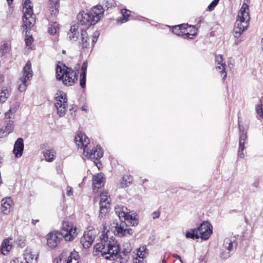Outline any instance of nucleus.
<instances>
[{
	"instance_id": "c9c22d12",
	"label": "nucleus",
	"mask_w": 263,
	"mask_h": 263,
	"mask_svg": "<svg viewBox=\"0 0 263 263\" xmlns=\"http://www.w3.org/2000/svg\"><path fill=\"white\" fill-rule=\"evenodd\" d=\"M59 24L57 22L51 24L48 29V32L51 35L55 34L57 29L59 28Z\"/></svg>"
},
{
	"instance_id": "4be33fe9",
	"label": "nucleus",
	"mask_w": 263,
	"mask_h": 263,
	"mask_svg": "<svg viewBox=\"0 0 263 263\" xmlns=\"http://www.w3.org/2000/svg\"><path fill=\"white\" fill-rule=\"evenodd\" d=\"M12 238L9 237L5 239L1 247V253L3 255H7L12 248Z\"/></svg>"
},
{
	"instance_id": "39448f33",
	"label": "nucleus",
	"mask_w": 263,
	"mask_h": 263,
	"mask_svg": "<svg viewBox=\"0 0 263 263\" xmlns=\"http://www.w3.org/2000/svg\"><path fill=\"white\" fill-rule=\"evenodd\" d=\"M57 79L62 81L66 86H72L75 83L77 73L71 68L66 66L62 63L59 62L56 68Z\"/></svg>"
},
{
	"instance_id": "412c9836",
	"label": "nucleus",
	"mask_w": 263,
	"mask_h": 263,
	"mask_svg": "<svg viewBox=\"0 0 263 263\" xmlns=\"http://www.w3.org/2000/svg\"><path fill=\"white\" fill-rule=\"evenodd\" d=\"M13 130V121L9 120L7 125L0 128V138H4Z\"/></svg>"
},
{
	"instance_id": "dca6fc26",
	"label": "nucleus",
	"mask_w": 263,
	"mask_h": 263,
	"mask_svg": "<svg viewBox=\"0 0 263 263\" xmlns=\"http://www.w3.org/2000/svg\"><path fill=\"white\" fill-rule=\"evenodd\" d=\"M37 259V255L32 254L28 250H26L22 260L19 261L17 259H15L12 260L11 263H32L34 260L36 262Z\"/></svg>"
},
{
	"instance_id": "49530a36",
	"label": "nucleus",
	"mask_w": 263,
	"mask_h": 263,
	"mask_svg": "<svg viewBox=\"0 0 263 263\" xmlns=\"http://www.w3.org/2000/svg\"><path fill=\"white\" fill-rule=\"evenodd\" d=\"M66 194L68 196H71L73 194V189L72 187L68 186L66 188Z\"/></svg>"
},
{
	"instance_id": "6ab92c4d",
	"label": "nucleus",
	"mask_w": 263,
	"mask_h": 263,
	"mask_svg": "<svg viewBox=\"0 0 263 263\" xmlns=\"http://www.w3.org/2000/svg\"><path fill=\"white\" fill-rule=\"evenodd\" d=\"M23 139L21 138H18L14 143L13 153L16 158H20L23 155Z\"/></svg>"
},
{
	"instance_id": "58836bf2",
	"label": "nucleus",
	"mask_w": 263,
	"mask_h": 263,
	"mask_svg": "<svg viewBox=\"0 0 263 263\" xmlns=\"http://www.w3.org/2000/svg\"><path fill=\"white\" fill-rule=\"evenodd\" d=\"M230 251L226 249H224L222 247L220 253V257L223 259H227L230 256Z\"/></svg>"
},
{
	"instance_id": "052dcab7",
	"label": "nucleus",
	"mask_w": 263,
	"mask_h": 263,
	"mask_svg": "<svg viewBox=\"0 0 263 263\" xmlns=\"http://www.w3.org/2000/svg\"><path fill=\"white\" fill-rule=\"evenodd\" d=\"M2 162L1 161V158H0V165L2 164Z\"/></svg>"
},
{
	"instance_id": "3c124183",
	"label": "nucleus",
	"mask_w": 263,
	"mask_h": 263,
	"mask_svg": "<svg viewBox=\"0 0 263 263\" xmlns=\"http://www.w3.org/2000/svg\"><path fill=\"white\" fill-rule=\"evenodd\" d=\"M67 263H79V260L69 259L67 260Z\"/></svg>"
},
{
	"instance_id": "72a5a7b5",
	"label": "nucleus",
	"mask_w": 263,
	"mask_h": 263,
	"mask_svg": "<svg viewBox=\"0 0 263 263\" xmlns=\"http://www.w3.org/2000/svg\"><path fill=\"white\" fill-rule=\"evenodd\" d=\"M185 236L187 238H191L193 239H198L200 237L197 229H192L187 232L186 233Z\"/></svg>"
},
{
	"instance_id": "c756f323",
	"label": "nucleus",
	"mask_w": 263,
	"mask_h": 263,
	"mask_svg": "<svg viewBox=\"0 0 263 263\" xmlns=\"http://www.w3.org/2000/svg\"><path fill=\"white\" fill-rule=\"evenodd\" d=\"M103 178V176L102 173H98L97 175L93 176L92 179V184L94 186V188L99 189L101 187V184L102 183Z\"/></svg>"
},
{
	"instance_id": "f8f14e48",
	"label": "nucleus",
	"mask_w": 263,
	"mask_h": 263,
	"mask_svg": "<svg viewBox=\"0 0 263 263\" xmlns=\"http://www.w3.org/2000/svg\"><path fill=\"white\" fill-rule=\"evenodd\" d=\"M200 238L203 240L208 239L212 233V226L208 221H204L197 229Z\"/></svg>"
},
{
	"instance_id": "7c9ffc66",
	"label": "nucleus",
	"mask_w": 263,
	"mask_h": 263,
	"mask_svg": "<svg viewBox=\"0 0 263 263\" xmlns=\"http://www.w3.org/2000/svg\"><path fill=\"white\" fill-rule=\"evenodd\" d=\"M125 215H124L122 218V221L123 220L128 221L133 226L137 224V221L136 219V215L134 213L131 214L127 211Z\"/></svg>"
},
{
	"instance_id": "79ce46f5",
	"label": "nucleus",
	"mask_w": 263,
	"mask_h": 263,
	"mask_svg": "<svg viewBox=\"0 0 263 263\" xmlns=\"http://www.w3.org/2000/svg\"><path fill=\"white\" fill-rule=\"evenodd\" d=\"M33 41V37L31 35L29 36L28 35H26V37L25 39V44L27 46H30L31 45Z\"/></svg>"
},
{
	"instance_id": "423d86ee",
	"label": "nucleus",
	"mask_w": 263,
	"mask_h": 263,
	"mask_svg": "<svg viewBox=\"0 0 263 263\" xmlns=\"http://www.w3.org/2000/svg\"><path fill=\"white\" fill-rule=\"evenodd\" d=\"M32 76L31 64L30 61H28L24 67L22 76L17 82V88L20 92H24L26 90Z\"/></svg>"
},
{
	"instance_id": "13d9d810",
	"label": "nucleus",
	"mask_w": 263,
	"mask_h": 263,
	"mask_svg": "<svg viewBox=\"0 0 263 263\" xmlns=\"http://www.w3.org/2000/svg\"><path fill=\"white\" fill-rule=\"evenodd\" d=\"M37 221H38V220H32V223H33V224H35V222H36Z\"/></svg>"
},
{
	"instance_id": "09e8293b",
	"label": "nucleus",
	"mask_w": 263,
	"mask_h": 263,
	"mask_svg": "<svg viewBox=\"0 0 263 263\" xmlns=\"http://www.w3.org/2000/svg\"><path fill=\"white\" fill-rule=\"evenodd\" d=\"M134 263H144V259H141L137 256L134 259Z\"/></svg>"
},
{
	"instance_id": "37998d69",
	"label": "nucleus",
	"mask_w": 263,
	"mask_h": 263,
	"mask_svg": "<svg viewBox=\"0 0 263 263\" xmlns=\"http://www.w3.org/2000/svg\"><path fill=\"white\" fill-rule=\"evenodd\" d=\"M77 259L79 260V254L76 251H72L69 256L68 258V259Z\"/></svg>"
},
{
	"instance_id": "5701e85b",
	"label": "nucleus",
	"mask_w": 263,
	"mask_h": 263,
	"mask_svg": "<svg viewBox=\"0 0 263 263\" xmlns=\"http://www.w3.org/2000/svg\"><path fill=\"white\" fill-rule=\"evenodd\" d=\"M100 239H101V242H99V243H97L95 246H94V248H93V255H95V252L97 251L96 249H95V247L96 246L98 245V244H102V245H104V249L105 248H107V244L108 243V242H109L110 241H111V240H116L115 238L113 236H111V237H110L109 239H108V236L107 235V233H105V231H104L103 232V233L102 234V235H101L100 236Z\"/></svg>"
},
{
	"instance_id": "c03bdc74",
	"label": "nucleus",
	"mask_w": 263,
	"mask_h": 263,
	"mask_svg": "<svg viewBox=\"0 0 263 263\" xmlns=\"http://www.w3.org/2000/svg\"><path fill=\"white\" fill-rule=\"evenodd\" d=\"M219 0H213L212 2L208 6V9L210 11H211L214 9L215 6L217 5L218 3Z\"/></svg>"
},
{
	"instance_id": "6e6552de",
	"label": "nucleus",
	"mask_w": 263,
	"mask_h": 263,
	"mask_svg": "<svg viewBox=\"0 0 263 263\" xmlns=\"http://www.w3.org/2000/svg\"><path fill=\"white\" fill-rule=\"evenodd\" d=\"M54 99V106L57 110V114L60 117L64 116L68 106L66 95L62 91H58L55 94Z\"/></svg>"
},
{
	"instance_id": "a211bd4d",
	"label": "nucleus",
	"mask_w": 263,
	"mask_h": 263,
	"mask_svg": "<svg viewBox=\"0 0 263 263\" xmlns=\"http://www.w3.org/2000/svg\"><path fill=\"white\" fill-rule=\"evenodd\" d=\"M13 204V200L10 197L3 198L1 201V211L4 214H8Z\"/></svg>"
},
{
	"instance_id": "8fccbe9b",
	"label": "nucleus",
	"mask_w": 263,
	"mask_h": 263,
	"mask_svg": "<svg viewBox=\"0 0 263 263\" xmlns=\"http://www.w3.org/2000/svg\"><path fill=\"white\" fill-rule=\"evenodd\" d=\"M130 182L129 181L128 183L126 182V180L125 179V177H123L122 181L121 182V186L124 187V186L128 185V183H129Z\"/></svg>"
},
{
	"instance_id": "c85d7f7f",
	"label": "nucleus",
	"mask_w": 263,
	"mask_h": 263,
	"mask_svg": "<svg viewBox=\"0 0 263 263\" xmlns=\"http://www.w3.org/2000/svg\"><path fill=\"white\" fill-rule=\"evenodd\" d=\"M11 89L9 87H4L0 91V102L4 103L10 96Z\"/></svg>"
},
{
	"instance_id": "f3484780",
	"label": "nucleus",
	"mask_w": 263,
	"mask_h": 263,
	"mask_svg": "<svg viewBox=\"0 0 263 263\" xmlns=\"http://www.w3.org/2000/svg\"><path fill=\"white\" fill-rule=\"evenodd\" d=\"M239 129H240V136H239V148L238 152V156L242 158L244 157V155L242 153V151L245 149V144L246 143V140L247 139V133H245L244 131L241 130L240 128V125Z\"/></svg>"
},
{
	"instance_id": "7ed1b4c3",
	"label": "nucleus",
	"mask_w": 263,
	"mask_h": 263,
	"mask_svg": "<svg viewBox=\"0 0 263 263\" xmlns=\"http://www.w3.org/2000/svg\"><path fill=\"white\" fill-rule=\"evenodd\" d=\"M104 9L101 6L93 7L88 12L82 11L77 16L79 23L82 25H87L88 28L92 25L96 24L103 16Z\"/></svg>"
},
{
	"instance_id": "5fc2aeb1",
	"label": "nucleus",
	"mask_w": 263,
	"mask_h": 263,
	"mask_svg": "<svg viewBox=\"0 0 263 263\" xmlns=\"http://www.w3.org/2000/svg\"><path fill=\"white\" fill-rule=\"evenodd\" d=\"M97 41V37H93L92 38V44H94Z\"/></svg>"
},
{
	"instance_id": "9b49d317",
	"label": "nucleus",
	"mask_w": 263,
	"mask_h": 263,
	"mask_svg": "<svg viewBox=\"0 0 263 263\" xmlns=\"http://www.w3.org/2000/svg\"><path fill=\"white\" fill-rule=\"evenodd\" d=\"M107 192H103L100 195V212L99 218L101 219L104 218L105 215L108 213L110 209V200Z\"/></svg>"
},
{
	"instance_id": "6e6d98bb",
	"label": "nucleus",
	"mask_w": 263,
	"mask_h": 263,
	"mask_svg": "<svg viewBox=\"0 0 263 263\" xmlns=\"http://www.w3.org/2000/svg\"><path fill=\"white\" fill-rule=\"evenodd\" d=\"M99 36V33L98 32H96L95 33H94L93 34V37H97L98 39Z\"/></svg>"
},
{
	"instance_id": "2f4dec72",
	"label": "nucleus",
	"mask_w": 263,
	"mask_h": 263,
	"mask_svg": "<svg viewBox=\"0 0 263 263\" xmlns=\"http://www.w3.org/2000/svg\"><path fill=\"white\" fill-rule=\"evenodd\" d=\"M127 211H128V209L123 206H118L115 208V212L122 221V218L125 215V214Z\"/></svg>"
},
{
	"instance_id": "aec40b11",
	"label": "nucleus",
	"mask_w": 263,
	"mask_h": 263,
	"mask_svg": "<svg viewBox=\"0 0 263 263\" xmlns=\"http://www.w3.org/2000/svg\"><path fill=\"white\" fill-rule=\"evenodd\" d=\"M222 56L220 54L217 55L215 57V61L217 63V66H216V69L219 73H224L223 80H224L227 77V73L225 71L226 64L223 62Z\"/></svg>"
},
{
	"instance_id": "20e7f679",
	"label": "nucleus",
	"mask_w": 263,
	"mask_h": 263,
	"mask_svg": "<svg viewBox=\"0 0 263 263\" xmlns=\"http://www.w3.org/2000/svg\"><path fill=\"white\" fill-rule=\"evenodd\" d=\"M248 9V6L243 4L238 12L233 30V34L236 38L239 37L249 26L250 16L247 11Z\"/></svg>"
},
{
	"instance_id": "0eeeda50",
	"label": "nucleus",
	"mask_w": 263,
	"mask_h": 263,
	"mask_svg": "<svg viewBox=\"0 0 263 263\" xmlns=\"http://www.w3.org/2000/svg\"><path fill=\"white\" fill-rule=\"evenodd\" d=\"M172 32L182 36L183 39H193L197 35L196 30L194 27L187 26L184 24L175 26L172 28Z\"/></svg>"
},
{
	"instance_id": "f704fd0d",
	"label": "nucleus",
	"mask_w": 263,
	"mask_h": 263,
	"mask_svg": "<svg viewBox=\"0 0 263 263\" xmlns=\"http://www.w3.org/2000/svg\"><path fill=\"white\" fill-rule=\"evenodd\" d=\"M130 11L127 9H124L121 10L122 16L118 18V21L121 23H124L128 21V18L130 16L129 13Z\"/></svg>"
},
{
	"instance_id": "393cba45",
	"label": "nucleus",
	"mask_w": 263,
	"mask_h": 263,
	"mask_svg": "<svg viewBox=\"0 0 263 263\" xmlns=\"http://www.w3.org/2000/svg\"><path fill=\"white\" fill-rule=\"evenodd\" d=\"M81 41L80 44L83 49L87 48L89 45V43L88 41V35L85 29H81Z\"/></svg>"
},
{
	"instance_id": "e433bc0d",
	"label": "nucleus",
	"mask_w": 263,
	"mask_h": 263,
	"mask_svg": "<svg viewBox=\"0 0 263 263\" xmlns=\"http://www.w3.org/2000/svg\"><path fill=\"white\" fill-rule=\"evenodd\" d=\"M132 250L130 243L127 242L123 245L122 252L129 255Z\"/></svg>"
},
{
	"instance_id": "f257e3e1",
	"label": "nucleus",
	"mask_w": 263,
	"mask_h": 263,
	"mask_svg": "<svg viewBox=\"0 0 263 263\" xmlns=\"http://www.w3.org/2000/svg\"><path fill=\"white\" fill-rule=\"evenodd\" d=\"M104 245L98 244L95 249V256H102L106 259L114 260V263H127L129 255L120 252L119 243L117 240H111L108 243L107 248L104 249Z\"/></svg>"
},
{
	"instance_id": "f03ea898",
	"label": "nucleus",
	"mask_w": 263,
	"mask_h": 263,
	"mask_svg": "<svg viewBox=\"0 0 263 263\" xmlns=\"http://www.w3.org/2000/svg\"><path fill=\"white\" fill-rule=\"evenodd\" d=\"M74 141L79 148H83L84 155L91 160L100 159L103 154V151L100 146L90 150L88 147L89 144V139L83 133H79L76 136Z\"/></svg>"
},
{
	"instance_id": "a878e982",
	"label": "nucleus",
	"mask_w": 263,
	"mask_h": 263,
	"mask_svg": "<svg viewBox=\"0 0 263 263\" xmlns=\"http://www.w3.org/2000/svg\"><path fill=\"white\" fill-rule=\"evenodd\" d=\"M19 103L15 102L12 106L10 107L9 110L5 113V118L9 120H13L14 113L17 110L19 107Z\"/></svg>"
},
{
	"instance_id": "de8ad7c7",
	"label": "nucleus",
	"mask_w": 263,
	"mask_h": 263,
	"mask_svg": "<svg viewBox=\"0 0 263 263\" xmlns=\"http://www.w3.org/2000/svg\"><path fill=\"white\" fill-rule=\"evenodd\" d=\"M160 215V212L158 211H155L152 214V216L153 219L158 218L159 217Z\"/></svg>"
},
{
	"instance_id": "b1692460",
	"label": "nucleus",
	"mask_w": 263,
	"mask_h": 263,
	"mask_svg": "<svg viewBox=\"0 0 263 263\" xmlns=\"http://www.w3.org/2000/svg\"><path fill=\"white\" fill-rule=\"evenodd\" d=\"M43 156L47 162H52L55 159L56 152L53 149H47L43 151Z\"/></svg>"
},
{
	"instance_id": "473e14b6",
	"label": "nucleus",
	"mask_w": 263,
	"mask_h": 263,
	"mask_svg": "<svg viewBox=\"0 0 263 263\" xmlns=\"http://www.w3.org/2000/svg\"><path fill=\"white\" fill-rule=\"evenodd\" d=\"M148 253V251L146 246H142L140 247L137 252V256L141 258L144 259L146 257L147 254Z\"/></svg>"
},
{
	"instance_id": "2eb2a0df",
	"label": "nucleus",
	"mask_w": 263,
	"mask_h": 263,
	"mask_svg": "<svg viewBox=\"0 0 263 263\" xmlns=\"http://www.w3.org/2000/svg\"><path fill=\"white\" fill-rule=\"evenodd\" d=\"M96 237L94 231L90 230L85 232L81 238V243L84 248H89L92 245Z\"/></svg>"
},
{
	"instance_id": "a19ab883",
	"label": "nucleus",
	"mask_w": 263,
	"mask_h": 263,
	"mask_svg": "<svg viewBox=\"0 0 263 263\" xmlns=\"http://www.w3.org/2000/svg\"><path fill=\"white\" fill-rule=\"evenodd\" d=\"M86 74H80V84L81 87L83 88H84L86 87Z\"/></svg>"
},
{
	"instance_id": "a18cd8bd",
	"label": "nucleus",
	"mask_w": 263,
	"mask_h": 263,
	"mask_svg": "<svg viewBox=\"0 0 263 263\" xmlns=\"http://www.w3.org/2000/svg\"><path fill=\"white\" fill-rule=\"evenodd\" d=\"M87 67V62L86 61H85L82 64V67H81V74H86Z\"/></svg>"
},
{
	"instance_id": "9d476101",
	"label": "nucleus",
	"mask_w": 263,
	"mask_h": 263,
	"mask_svg": "<svg viewBox=\"0 0 263 263\" xmlns=\"http://www.w3.org/2000/svg\"><path fill=\"white\" fill-rule=\"evenodd\" d=\"M61 236L66 241H72L77 236V228L72 223L64 221L61 227Z\"/></svg>"
},
{
	"instance_id": "603ef678",
	"label": "nucleus",
	"mask_w": 263,
	"mask_h": 263,
	"mask_svg": "<svg viewBox=\"0 0 263 263\" xmlns=\"http://www.w3.org/2000/svg\"><path fill=\"white\" fill-rule=\"evenodd\" d=\"M173 256L178 259L181 263H183V261L181 259V257L178 254H173Z\"/></svg>"
},
{
	"instance_id": "1a4fd4ad",
	"label": "nucleus",
	"mask_w": 263,
	"mask_h": 263,
	"mask_svg": "<svg viewBox=\"0 0 263 263\" xmlns=\"http://www.w3.org/2000/svg\"><path fill=\"white\" fill-rule=\"evenodd\" d=\"M23 22L27 28L32 27L35 23V18L33 13L32 7L30 5V0H23Z\"/></svg>"
},
{
	"instance_id": "cd10ccee",
	"label": "nucleus",
	"mask_w": 263,
	"mask_h": 263,
	"mask_svg": "<svg viewBox=\"0 0 263 263\" xmlns=\"http://www.w3.org/2000/svg\"><path fill=\"white\" fill-rule=\"evenodd\" d=\"M78 25H74L71 26L69 32L68 33V36L70 40L77 41L78 39Z\"/></svg>"
},
{
	"instance_id": "bb28decb",
	"label": "nucleus",
	"mask_w": 263,
	"mask_h": 263,
	"mask_svg": "<svg viewBox=\"0 0 263 263\" xmlns=\"http://www.w3.org/2000/svg\"><path fill=\"white\" fill-rule=\"evenodd\" d=\"M237 243L234 240H231L230 238H226L224 240L222 247L224 249L231 251L234 250L236 247Z\"/></svg>"
},
{
	"instance_id": "ddd939ff",
	"label": "nucleus",
	"mask_w": 263,
	"mask_h": 263,
	"mask_svg": "<svg viewBox=\"0 0 263 263\" xmlns=\"http://www.w3.org/2000/svg\"><path fill=\"white\" fill-rule=\"evenodd\" d=\"M112 231L115 235L118 237L126 236L127 235H131L134 233V231L132 229L128 228L127 226L122 222L120 224L116 223Z\"/></svg>"
},
{
	"instance_id": "680f3d73",
	"label": "nucleus",
	"mask_w": 263,
	"mask_h": 263,
	"mask_svg": "<svg viewBox=\"0 0 263 263\" xmlns=\"http://www.w3.org/2000/svg\"><path fill=\"white\" fill-rule=\"evenodd\" d=\"M162 261H163V263H165V259H163V260H162Z\"/></svg>"
},
{
	"instance_id": "4d7b16f0",
	"label": "nucleus",
	"mask_w": 263,
	"mask_h": 263,
	"mask_svg": "<svg viewBox=\"0 0 263 263\" xmlns=\"http://www.w3.org/2000/svg\"><path fill=\"white\" fill-rule=\"evenodd\" d=\"M13 0H7V2H8V4L10 6L11 5V4L12 3V2H13Z\"/></svg>"
},
{
	"instance_id": "4c0bfd02",
	"label": "nucleus",
	"mask_w": 263,
	"mask_h": 263,
	"mask_svg": "<svg viewBox=\"0 0 263 263\" xmlns=\"http://www.w3.org/2000/svg\"><path fill=\"white\" fill-rule=\"evenodd\" d=\"M51 2L54 6V7L53 8V9L51 10V14L55 16L59 12V10L58 8H57V5L59 4V0H50Z\"/></svg>"
},
{
	"instance_id": "4468645a",
	"label": "nucleus",
	"mask_w": 263,
	"mask_h": 263,
	"mask_svg": "<svg viewBox=\"0 0 263 263\" xmlns=\"http://www.w3.org/2000/svg\"><path fill=\"white\" fill-rule=\"evenodd\" d=\"M47 245L51 249L55 248L60 243L62 238L58 232L49 233L46 236Z\"/></svg>"
},
{
	"instance_id": "864d4df0",
	"label": "nucleus",
	"mask_w": 263,
	"mask_h": 263,
	"mask_svg": "<svg viewBox=\"0 0 263 263\" xmlns=\"http://www.w3.org/2000/svg\"><path fill=\"white\" fill-rule=\"evenodd\" d=\"M87 106L86 105H84L82 107H81V109L83 111H87Z\"/></svg>"
},
{
	"instance_id": "ea45409f",
	"label": "nucleus",
	"mask_w": 263,
	"mask_h": 263,
	"mask_svg": "<svg viewBox=\"0 0 263 263\" xmlns=\"http://www.w3.org/2000/svg\"><path fill=\"white\" fill-rule=\"evenodd\" d=\"M256 111L257 114L262 118H263V106L260 102V104L256 105Z\"/></svg>"
},
{
	"instance_id": "bf43d9fd",
	"label": "nucleus",
	"mask_w": 263,
	"mask_h": 263,
	"mask_svg": "<svg viewBox=\"0 0 263 263\" xmlns=\"http://www.w3.org/2000/svg\"><path fill=\"white\" fill-rule=\"evenodd\" d=\"M221 77H223L224 73H221Z\"/></svg>"
}]
</instances>
